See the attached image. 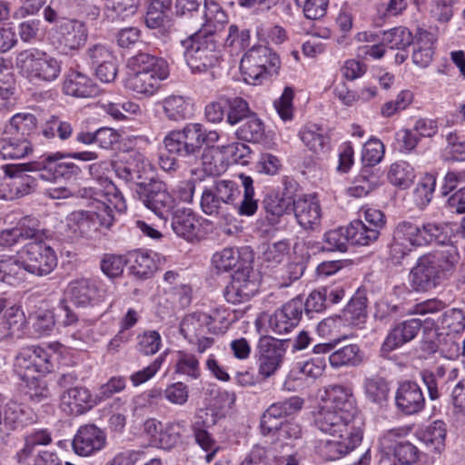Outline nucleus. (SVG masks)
I'll return each instance as SVG.
<instances>
[{
  "label": "nucleus",
  "instance_id": "f257e3e1",
  "mask_svg": "<svg viewBox=\"0 0 465 465\" xmlns=\"http://www.w3.org/2000/svg\"><path fill=\"white\" fill-rule=\"evenodd\" d=\"M322 403L312 412L315 427L331 437H342L356 425V408L351 390L341 384H331L321 396Z\"/></svg>",
  "mask_w": 465,
  "mask_h": 465
},
{
  "label": "nucleus",
  "instance_id": "f03ea898",
  "mask_svg": "<svg viewBox=\"0 0 465 465\" xmlns=\"http://www.w3.org/2000/svg\"><path fill=\"white\" fill-rule=\"evenodd\" d=\"M460 260L453 247L435 250L420 256L409 273V284L417 292H428L453 274Z\"/></svg>",
  "mask_w": 465,
  "mask_h": 465
},
{
  "label": "nucleus",
  "instance_id": "7ed1b4c3",
  "mask_svg": "<svg viewBox=\"0 0 465 465\" xmlns=\"http://www.w3.org/2000/svg\"><path fill=\"white\" fill-rule=\"evenodd\" d=\"M181 45L184 59L193 72L206 71L219 61L220 51L213 31L200 30L181 41Z\"/></svg>",
  "mask_w": 465,
  "mask_h": 465
},
{
  "label": "nucleus",
  "instance_id": "20e7f679",
  "mask_svg": "<svg viewBox=\"0 0 465 465\" xmlns=\"http://www.w3.org/2000/svg\"><path fill=\"white\" fill-rule=\"evenodd\" d=\"M15 67L30 80L51 83L59 77L62 62L45 51L29 48L17 54Z\"/></svg>",
  "mask_w": 465,
  "mask_h": 465
},
{
  "label": "nucleus",
  "instance_id": "39448f33",
  "mask_svg": "<svg viewBox=\"0 0 465 465\" xmlns=\"http://www.w3.org/2000/svg\"><path fill=\"white\" fill-rule=\"evenodd\" d=\"M281 61L279 56L271 48L265 45H257L249 49L242 57L240 69L245 75L247 82L262 80L266 75L277 74Z\"/></svg>",
  "mask_w": 465,
  "mask_h": 465
},
{
  "label": "nucleus",
  "instance_id": "423d86ee",
  "mask_svg": "<svg viewBox=\"0 0 465 465\" xmlns=\"http://www.w3.org/2000/svg\"><path fill=\"white\" fill-rule=\"evenodd\" d=\"M287 348L285 340L261 337L255 351L259 375L264 379L274 375L284 362Z\"/></svg>",
  "mask_w": 465,
  "mask_h": 465
},
{
  "label": "nucleus",
  "instance_id": "0eeeda50",
  "mask_svg": "<svg viewBox=\"0 0 465 465\" xmlns=\"http://www.w3.org/2000/svg\"><path fill=\"white\" fill-rule=\"evenodd\" d=\"M26 272L38 276L49 274L57 265L55 252L42 241L31 242L18 252Z\"/></svg>",
  "mask_w": 465,
  "mask_h": 465
},
{
  "label": "nucleus",
  "instance_id": "6e6552de",
  "mask_svg": "<svg viewBox=\"0 0 465 465\" xmlns=\"http://www.w3.org/2000/svg\"><path fill=\"white\" fill-rule=\"evenodd\" d=\"M257 273L249 263L241 264L232 276L231 282L225 287L223 296L232 304L245 302L258 291Z\"/></svg>",
  "mask_w": 465,
  "mask_h": 465
},
{
  "label": "nucleus",
  "instance_id": "1a4fd4ad",
  "mask_svg": "<svg viewBox=\"0 0 465 465\" xmlns=\"http://www.w3.org/2000/svg\"><path fill=\"white\" fill-rule=\"evenodd\" d=\"M137 196L145 207L160 219L166 221L175 205L174 198L169 193L166 184L155 179L138 191Z\"/></svg>",
  "mask_w": 465,
  "mask_h": 465
},
{
  "label": "nucleus",
  "instance_id": "9d476101",
  "mask_svg": "<svg viewBox=\"0 0 465 465\" xmlns=\"http://www.w3.org/2000/svg\"><path fill=\"white\" fill-rule=\"evenodd\" d=\"M404 435L403 429H392L388 430L380 440L383 452L392 450L391 456L399 464L411 465L418 460V448L407 440H397Z\"/></svg>",
  "mask_w": 465,
  "mask_h": 465
},
{
  "label": "nucleus",
  "instance_id": "9b49d317",
  "mask_svg": "<svg viewBox=\"0 0 465 465\" xmlns=\"http://www.w3.org/2000/svg\"><path fill=\"white\" fill-rule=\"evenodd\" d=\"M70 301L79 307L95 306L104 302L106 291L94 281L79 279L71 282L65 291Z\"/></svg>",
  "mask_w": 465,
  "mask_h": 465
},
{
  "label": "nucleus",
  "instance_id": "f8f14e48",
  "mask_svg": "<svg viewBox=\"0 0 465 465\" xmlns=\"http://www.w3.org/2000/svg\"><path fill=\"white\" fill-rule=\"evenodd\" d=\"M215 422L213 413L209 414L207 411L201 410L191 426L195 443L206 453L204 459L207 462H211L221 450L219 443L208 431Z\"/></svg>",
  "mask_w": 465,
  "mask_h": 465
},
{
  "label": "nucleus",
  "instance_id": "ddd939ff",
  "mask_svg": "<svg viewBox=\"0 0 465 465\" xmlns=\"http://www.w3.org/2000/svg\"><path fill=\"white\" fill-rule=\"evenodd\" d=\"M351 430L349 433H343L342 437L336 436L321 442L318 446L319 453L328 460H336L350 453L362 440L361 429Z\"/></svg>",
  "mask_w": 465,
  "mask_h": 465
},
{
  "label": "nucleus",
  "instance_id": "4468645a",
  "mask_svg": "<svg viewBox=\"0 0 465 465\" xmlns=\"http://www.w3.org/2000/svg\"><path fill=\"white\" fill-rule=\"evenodd\" d=\"M303 312V301L292 299L276 310L269 319L270 329L277 334H284L296 327Z\"/></svg>",
  "mask_w": 465,
  "mask_h": 465
},
{
  "label": "nucleus",
  "instance_id": "2eb2a0df",
  "mask_svg": "<svg viewBox=\"0 0 465 465\" xmlns=\"http://www.w3.org/2000/svg\"><path fill=\"white\" fill-rule=\"evenodd\" d=\"M422 326L420 319H410L395 325L386 336L381 347V355L385 357L403 344L412 341Z\"/></svg>",
  "mask_w": 465,
  "mask_h": 465
},
{
  "label": "nucleus",
  "instance_id": "dca6fc26",
  "mask_svg": "<svg viewBox=\"0 0 465 465\" xmlns=\"http://www.w3.org/2000/svg\"><path fill=\"white\" fill-rule=\"evenodd\" d=\"M395 404L405 415L420 412L425 406V398L420 385L411 381L401 382L395 393Z\"/></svg>",
  "mask_w": 465,
  "mask_h": 465
},
{
  "label": "nucleus",
  "instance_id": "f3484780",
  "mask_svg": "<svg viewBox=\"0 0 465 465\" xmlns=\"http://www.w3.org/2000/svg\"><path fill=\"white\" fill-rule=\"evenodd\" d=\"M117 176L125 183L135 184V193L143 186H147L150 180H155L150 165L143 160L140 154H136L124 164L116 165Z\"/></svg>",
  "mask_w": 465,
  "mask_h": 465
},
{
  "label": "nucleus",
  "instance_id": "a211bd4d",
  "mask_svg": "<svg viewBox=\"0 0 465 465\" xmlns=\"http://www.w3.org/2000/svg\"><path fill=\"white\" fill-rule=\"evenodd\" d=\"M37 162L27 163L6 164L5 168V174L11 179L8 185L11 192L16 198L29 194L36 186V179L26 172L38 171L35 165Z\"/></svg>",
  "mask_w": 465,
  "mask_h": 465
},
{
  "label": "nucleus",
  "instance_id": "6ab92c4d",
  "mask_svg": "<svg viewBox=\"0 0 465 465\" xmlns=\"http://www.w3.org/2000/svg\"><path fill=\"white\" fill-rule=\"evenodd\" d=\"M96 405L97 399L84 386H74L61 394V408L71 415H82Z\"/></svg>",
  "mask_w": 465,
  "mask_h": 465
},
{
  "label": "nucleus",
  "instance_id": "aec40b11",
  "mask_svg": "<svg viewBox=\"0 0 465 465\" xmlns=\"http://www.w3.org/2000/svg\"><path fill=\"white\" fill-rule=\"evenodd\" d=\"M106 441L105 434L94 424L80 427L75 434L72 446L79 456H89L100 450Z\"/></svg>",
  "mask_w": 465,
  "mask_h": 465
},
{
  "label": "nucleus",
  "instance_id": "412c9836",
  "mask_svg": "<svg viewBox=\"0 0 465 465\" xmlns=\"http://www.w3.org/2000/svg\"><path fill=\"white\" fill-rule=\"evenodd\" d=\"M292 210L298 223L304 230H316L321 224L322 210L313 196H301L293 200Z\"/></svg>",
  "mask_w": 465,
  "mask_h": 465
},
{
  "label": "nucleus",
  "instance_id": "4be33fe9",
  "mask_svg": "<svg viewBox=\"0 0 465 465\" xmlns=\"http://www.w3.org/2000/svg\"><path fill=\"white\" fill-rule=\"evenodd\" d=\"M64 93L78 98L95 96L99 93L96 84L85 74L69 70L63 84Z\"/></svg>",
  "mask_w": 465,
  "mask_h": 465
},
{
  "label": "nucleus",
  "instance_id": "5701e85b",
  "mask_svg": "<svg viewBox=\"0 0 465 465\" xmlns=\"http://www.w3.org/2000/svg\"><path fill=\"white\" fill-rule=\"evenodd\" d=\"M64 154L57 153L48 155L38 161L35 167L38 171H47L49 175L39 173L38 176L42 179L51 180L57 177H70L72 175H78L81 172L80 168L74 163L59 162L63 159Z\"/></svg>",
  "mask_w": 465,
  "mask_h": 465
},
{
  "label": "nucleus",
  "instance_id": "b1692460",
  "mask_svg": "<svg viewBox=\"0 0 465 465\" xmlns=\"http://www.w3.org/2000/svg\"><path fill=\"white\" fill-rule=\"evenodd\" d=\"M171 227L173 232L187 242L197 239L201 223L190 209H178L172 213Z\"/></svg>",
  "mask_w": 465,
  "mask_h": 465
},
{
  "label": "nucleus",
  "instance_id": "393cba45",
  "mask_svg": "<svg viewBox=\"0 0 465 465\" xmlns=\"http://www.w3.org/2000/svg\"><path fill=\"white\" fill-rule=\"evenodd\" d=\"M167 77H160L156 73L134 72L127 77L125 86L136 94L153 95L160 86V81Z\"/></svg>",
  "mask_w": 465,
  "mask_h": 465
},
{
  "label": "nucleus",
  "instance_id": "a878e982",
  "mask_svg": "<svg viewBox=\"0 0 465 465\" xmlns=\"http://www.w3.org/2000/svg\"><path fill=\"white\" fill-rule=\"evenodd\" d=\"M33 421L32 412L22 403L9 401L4 406L0 405V425L8 429H15Z\"/></svg>",
  "mask_w": 465,
  "mask_h": 465
},
{
  "label": "nucleus",
  "instance_id": "bb28decb",
  "mask_svg": "<svg viewBox=\"0 0 465 465\" xmlns=\"http://www.w3.org/2000/svg\"><path fill=\"white\" fill-rule=\"evenodd\" d=\"M365 361V354L357 344H349L337 349L329 355L330 365L333 369L358 367Z\"/></svg>",
  "mask_w": 465,
  "mask_h": 465
},
{
  "label": "nucleus",
  "instance_id": "cd10ccee",
  "mask_svg": "<svg viewBox=\"0 0 465 465\" xmlns=\"http://www.w3.org/2000/svg\"><path fill=\"white\" fill-rule=\"evenodd\" d=\"M60 34L66 47L71 50L79 49L88 37L84 23L78 20H64L60 25Z\"/></svg>",
  "mask_w": 465,
  "mask_h": 465
},
{
  "label": "nucleus",
  "instance_id": "c85d7f7f",
  "mask_svg": "<svg viewBox=\"0 0 465 465\" xmlns=\"http://www.w3.org/2000/svg\"><path fill=\"white\" fill-rule=\"evenodd\" d=\"M128 65L135 72L156 73L160 77H167L169 69L167 63L154 55L146 53H139L128 60Z\"/></svg>",
  "mask_w": 465,
  "mask_h": 465
},
{
  "label": "nucleus",
  "instance_id": "c756f323",
  "mask_svg": "<svg viewBox=\"0 0 465 465\" xmlns=\"http://www.w3.org/2000/svg\"><path fill=\"white\" fill-rule=\"evenodd\" d=\"M33 152L27 138L4 135L0 139V156L3 159H21Z\"/></svg>",
  "mask_w": 465,
  "mask_h": 465
},
{
  "label": "nucleus",
  "instance_id": "7c9ffc66",
  "mask_svg": "<svg viewBox=\"0 0 465 465\" xmlns=\"http://www.w3.org/2000/svg\"><path fill=\"white\" fill-rule=\"evenodd\" d=\"M36 127V117L30 113H18L13 115L5 125L4 135L26 138Z\"/></svg>",
  "mask_w": 465,
  "mask_h": 465
},
{
  "label": "nucleus",
  "instance_id": "2f4dec72",
  "mask_svg": "<svg viewBox=\"0 0 465 465\" xmlns=\"http://www.w3.org/2000/svg\"><path fill=\"white\" fill-rule=\"evenodd\" d=\"M133 260L130 267L131 272L137 279L143 280L153 276L157 270L153 255L143 251H134L131 253Z\"/></svg>",
  "mask_w": 465,
  "mask_h": 465
},
{
  "label": "nucleus",
  "instance_id": "473e14b6",
  "mask_svg": "<svg viewBox=\"0 0 465 465\" xmlns=\"http://www.w3.org/2000/svg\"><path fill=\"white\" fill-rule=\"evenodd\" d=\"M235 134L239 140L258 143L263 138L264 126L262 122L252 113L241 123Z\"/></svg>",
  "mask_w": 465,
  "mask_h": 465
},
{
  "label": "nucleus",
  "instance_id": "72a5a7b5",
  "mask_svg": "<svg viewBox=\"0 0 465 465\" xmlns=\"http://www.w3.org/2000/svg\"><path fill=\"white\" fill-rule=\"evenodd\" d=\"M184 431V420L169 422L160 430L156 440L160 448L171 450L182 441V435Z\"/></svg>",
  "mask_w": 465,
  "mask_h": 465
},
{
  "label": "nucleus",
  "instance_id": "f704fd0d",
  "mask_svg": "<svg viewBox=\"0 0 465 465\" xmlns=\"http://www.w3.org/2000/svg\"><path fill=\"white\" fill-rule=\"evenodd\" d=\"M172 0H152L145 16V24L150 28H158L168 21Z\"/></svg>",
  "mask_w": 465,
  "mask_h": 465
},
{
  "label": "nucleus",
  "instance_id": "c9c22d12",
  "mask_svg": "<svg viewBox=\"0 0 465 465\" xmlns=\"http://www.w3.org/2000/svg\"><path fill=\"white\" fill-rule=\"evenodd\" d=\"M414 43L412 33L404 26H398L384 31L382 34V44L391 49H398L404 51L411 44Z\"/></svg>",
  "mask_w": 465,
  "mask_h": 465
},
{
  "label": "nucleus",
  "instance_id": "e433bc0d",
  "mask_svg": "<svg viewBox=\"0 0 465 465\" xmlns=\"http://www.w3.org/2000/svg\"><path fill=\"white\" fill-rule=\"evenodd\" d=\"M207 316L200 313L186 315L180 323V333L190 343H194L198 336L204 331V323Z\"/></svg>",
  "mask_w": 465,
  "mask_h": 465
},
{
  "label": "nucleus",
  "instance_id": "4c0bfd02",
  "mask_svg": "<svg viewBox=\"0 0 465 465\" xmlns=\"http://www.w3.org/2000/svg\"><path fill=\"white\" fill-rule=\"evenodd\" d=\"M226 122L231 125L241 124L253 112L251 111L249 104L242 97H226Z\"/></svg>",
  "mask_w": 465,
  "mask_h": 465
},
{
  "label": "nucleus",
  "instance_id": "58836bf2",
  "mask_svg": "<svg viewBox=\"0 0 465 465\" xmlns=\"http://www.w3.org/2000/svg\"><path fill=\"white\" fill-rule=\"evenodd\" d=\"M347 233L350 236V242L354 245H369L375 242L380 232L377 229H371L361 221H354L347 227Z\"/></svg>",
  "mask_w": 465,
  "mask_h": 465
},
{
  "label": "nucleus",
  "instance_id": "ea45409f",
  "mask_svg": "<svg viewBox=\"0 0 465 465\" xmlns=\"http://www.w3.org/2000/svg\"><path fill=\"white\" fill-rule=\"evenodd\" d=\"M180 132L182 134L181 137L185 141L186 150L191 153L193 161L196 162L203 150L202 124L190 123Z\"/></svg>",
  "mask_w": 465,
  "mask_h": 465
},
{
  "label": "nucleus",
  "instance_id": "a19ab883",
  "mask_svg": "<svg viewBox=\"0 0 465 465\" xmlns=\"http://www.w3.org/2000/svg\"><path fill=\"white\" fill-rule=\"evenodd\" d=\"M292 201L275 193H268L262 202V208L271 223H276L290 208Z\"/></svg>",
  "mask_w": 465,
  "mask_h": 465
},
{
  "label": "nucleus",
  "instance_id": "79ce46f5",
  "mask_svg": "<svg viewBox=\"0 0 465 465\" xmlns=\"http://www.w3.org/2000/svg\"><path fill=\"white\" fill-rule=\"evenodd\" d=\"M388 178L393 185L406 189L413 183L415 172L407 162H397L391 165Z\"/></svg>",
  "mask_w": 465,
  "mask_h": 465
},
{
  "label": "nucleus",
  "instance_id": "37998d69",
  "mask_svg": "<svg viewBox=\"0 0 465 465\" xmlns=\"http://www.w3.org/2000/svg\"><path fill=\"white\" fill-rule=\"evenodd\" d=\"M243 186V198L238 206V213L243 216L253 215L258 209V201L254 199L253 180L251 176L240 174Z\"/></svg>",
  "mask_w": 465,
  "mask_h": 465
},
{
  "label": "nucleus",
  "instance_id": "c03bdc74",
  "mask_svg": "<svg viewBox=\"0 0 465 465\" xmlns=\"http://www.w3.org/2000/svg\"><path fill=\"white\" fill-rule=\"evenodd\" d=\"M446 427L441 420H436L422 433L421 440L426 446L440 452L445 446Z\"/></svg>",
  "mask_w": 465,
  "mask_h": 465
},
{
  "label": "nucleus",
  "instance_id": "a18cd8bd",
  "mask_svg": "<svg viewBox=\"0 0 465 465\" xmlns=\"http://www.w3.org/2000/svg\"><path fill=\"white\" fill-rule=\"evenodd\" d=\"M166 116L173 121L185 119L190 114V104L180 95H170L163 101Z\"/></svg>",
  "mask_w": 465,
  "mask_h": 465
},
{
  "label": "nucleus",
  "instance_id": "49530a36",
  "mask_svg": "<svg viewBox=\"0 0 465 465\" xmlns=\"http://www.w3.org/2000/svg\"><path fill=\"white\" fill-rule=\"evenodd\" d=\"M394 232L411 247H423L425 241L422 240L420 225L410 221H402L397 224Z\"/></svg>",
  "mask_w": 465,
  "mask_h": 465
},
{
  "label": "nucleus",
  "instance_id": "de8ad7c7",
  "mask_svg": "<svg viewBox=\"0 0 465 465\" xmlns=\"http://www.w3.org/2000/svg\"><path fill=\"white\" fill-rule=\"evenodd\" d=\"M14 368L17 375L25 381H29L38 375L28 347L23 348L16 355Z\"/></svg>",
  "mask_w": 465,
  "mask_h": 465
},
{
  "label": "nucleus",
  "instance_id": "09e8293b",
  "mask_svg": "<svg viewBox=\"0 0 465 465\" xmlns=\"http://www.w3.org/2000/svg\"><path fill=\"white\" fill-rule=\"evenodd\" d=\"M250 31L248 29H240L236 25H231L228 28L224 46L231 53H238L250 45Z\"/></svg>",
  "mask_w": 465,
  "mask_h": 465
},
{
  "label": "nucleus",
  "instance_id": "8fccbe9b",
  "mask_svg": "<svg viewBox=\"0 0 465 465\" xmlns=\"http://www.w3.org/2000/svg\"><path fill=\"white\" fill-rule=\"evenodd\" d=\"M25 266L20 258L2 260V273L0 282L15 285L21 282L25 277Z\"/></svg>",
  "mask_w": 465,
  "mask_h": 465
},
{
  "label": "nucleus",
  "instance_id": "3c124183",
  "mask_svg": "<svg viewBox=\"0 0 465 465\" xmlns=\"http://www.w3.org/2000/svg\"><path fill=\"white\" fill-rule=\"evenodd\" d=\"M367 299L362 295L353 296L346 305L343 314L351 324L362 323L367 316Z\"/></svg>",
  "mask_w": 465,
  "mask_h": 465
},
{
  "label": "nucleus",
  "instance_id": "603ef678",
  "mask_svg": "<svg viewBox=\"0 0 465 465\" xmlns=\"http://www.w3.org/2000/svg\"><path fill=\"white\" fill-rule=\"evenodd\" d=\"M218 157V153L213 148H206L203 151L202 150L197 161L193 163L199 162L203 172L208 175H219L225 170V165L223 156L221 155V161L217 159Z\"/></svg>",
  "mask_w": 465,
  "mask_h": 465
},
{
  "label": "nucleus",
  "instance_id": "864d4df0",
  "mask_svg": "<svg viewBox=\"0 0 465 465\" xmlns=\"http://www.w3.org/2000/svg\"><path fill=\"white\" fill-rule=\"evenodd\" d=\"M364 390L371 401L379 403L386 401L390 391L386 380L378 376L367 378L364 381Z\"/></svg>",
  "mask_w": 465,
  "mask_h": 465
},
{
  "label": "nucleus",
  "instance_id": "5fc2aeb1",
  "mask_svg": "<svg viewBox=\"0 0 465 465\" xmlns=\"http://www.w3.org/2000/svg\"><path fill=\"white\" fill-rule=\"evenodd\" d=\"M42 132L46 138H54L57 135L61 140H66L72 135L73 127L70 123L52 115L45 124Z\"/></svg>",
  "mask_w": 465,
  "mask_h": 465
},
{
  "label": "nucleus",
  "instance_id": "6e6d98bb",
  "mask_svg": "<svg viewBox=\"0 0 465 465\" xmlns=\"http://www.w3.org/2000/svg\"><path fill=\"white\" fill-rule=\"evenodd\" d=\"M422 240L425 241V246L436 243L444 244L449 237L446 232V226L442 223L427 222L420 225Z\"/></svg>",
  "mask_w": 465,
  "mask_h": 465
},
{
  "label": "nucleus",
  "instance_id": "4d7b16f0",
  "mask_svg": "<svg viewBox=\"0 0 465 465\" xmlns=\"http://www.w3.org/2000/svg\"><path fill=\"white\" fill-rule=\"evenodd\" d=\"M350 242L349 233H347V227H339L331 230L324 234V250L329 252H344L348 249V242Z\"/></svg>",
  "mask_w": 465,
  "mask_h": 465
},
{
  "label": "nucleus",
  "instance_id": "13d9d810",
  "mask_svg": "<svg viewBox=\"0 0 465 465\" xmlns=\"http://www.w3.org/2000/svg\"><path fill=\"white\" fill-rule=\"evenodd\" d=\"M240 252L234 248H224L213 256V264L218 272H228L240 264Z\"/></svg>",
  "mask_w": 465,
  "mask_h": 465
},
{
  "label": "nucleus",
  "instance_id": "bf43d9fd",
  "mask_svg": "<svg viewBox=\"0 0 465 465\" xmlns=\"http://www.w3.org/2000/svg\"><path fill=\"white\" fill-rule=\"evenodd\" d=\"M175 371L180 374L187 375L192 379H198L201 375L199 361L195 355L179 351L177 352Z\"/></svg>",
  "mask_w": 465,
  "mask_h": 465
},
{
  "label": "nucleus",
  "instance_id": "052dcab7",
  "mask_svg": "<svg viewBox=\"0 0 465 465\" xmlns=\"http://www.w3.org/2000/svg\"><path fill=\"white\" fill-rule=\"evenodd\" d=\"M52 441L50 433L45 430L35 431L25 438L24 448L17 452V461H23L28 458L33 452L35 446L47 445Z\"/></svg>",
  "mask_w": 465,
  "mask_h": 465
},
{
  "label": "nucleus",
  "instance_id": "680f3d73",
  "mask_svg": "<svg viewBox=\"0 0 465 465\" xmlns=\"http://www.w3.org/2000/svg\"><path fill=\"white\" fill-rule=\"evenodd\" d=\"M181 136L180 130L170 132L163 140L166 150L170 153L184 158L189 163H194L191 153L186 150L185 141Z\"/></svg>",
  "mask_w": 465,
  "mask_h": 465
},
{
  "label": "nucleus",
  "instance_id": "e2e57ef3",
  "mask_svg": "<svg viewBox=\"0 0 465 465\" xmlns=\"http://www.w3.org/2000/svg\"><path fill=\"white\" fill-rule=\"evenodd\" d=\"M202 211L207 215H219L221 214L223 207L226 205L222 199L215 193L214 190L210 187H205L201 195L200 202Z\"/></svg>",
  "mask_w": 465,
  "mask_h": 465
},
{
  "label": "nucleus",
  "instance_id": "0e129e2a",
  "mask_svg": "<svg viewBox=\"0 0 465 465\" xmlns=\"http://www.w3.org/2000/svg\"><path fill=\"white\" fill-rule=\"evenodd\" d=\"M423 337L421 341V350L429 354L434 353L439 349L440 333L435 328V321L427 318L423 321Z\"/></svg>",
  "mask_w": 465,
  "mask_h": 465
},
{
  "label": "nucleus",
  "instance_id": "69168bd1",
  "mask_svg": "<svg viewBox=\"0 0 465 465\" xmlns=\"http://www.w3.org/2000/svg\"><path fill=\"white\" fill-rule=\"evenodd\" d=\"M30 354L36 367L38 375H44L52 371L54 368V355L47 350L40 346H28Z\"/></svg>",
  "mask_w": 465,
  "mask_h": 465
},
{
  "label": "nucleus",
  "instance_id": "338daca9",
  "mask_svg": "<svg viewBox=\"0 0 465 465\" xmlns=\"http://www.w3.org/2000/svg\"><path fill=\"white\" fill-rule=\"evenodd\" d=\"M437 322H440L442 328L450 332L459 333L465 329V315L460 309H450L440 315Z\"/></svg>",
  "mask_w": 465,
  "mask_h": 465
},
{
  "label": "nucleus",
  "instance_id": "774afa93",
  "mask_svg": "<svg viewBox=\"0 0 465 465\" xmlns=\"http://www.w3.org/2000/svg\"><path fill=\"white\" fill-rule=\"evenodd\" d=\"M138 351L144 355L155 354L162 345V338L156 331H145L137 337Z\"/></svg>",
  "mask_w": 465,
  "mask_h": 465
}]
</instances>
